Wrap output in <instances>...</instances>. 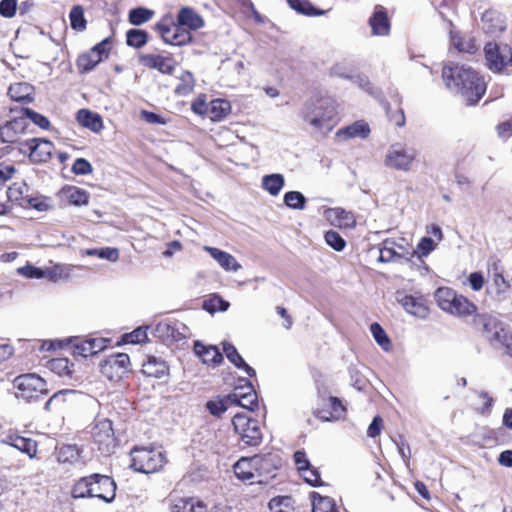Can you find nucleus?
I'll list each match as a JSON object with an SVG mask.
<instances>
[{"instance_id": "nucleus-10", "label": "nucleus", "mask_w": 512, "mask_h": 512, "mask_svg": "<svg viewBox=\"0 0 512 512\" xmlns=\"http://www.w3.org/2000/svg\"><path fill=\"white\" fill-rule=\"evenodd\" d=\"M54 145L51 141L43 138H32L20 144V152L28 154L34 163L47 162L52 155Z\"/></svg>"}, {"instance_id": "nucleus-61", "label": "nucleus", "mask_w": 512, "mask_h": 512, "mask_svg": "<svg viewBox=\"0 0 512 512\" xmlns=\"http://www.w3.org/2000/svg\"><path fill=\"white\" fill-rule=\"evenodd\" d=\"M300 474L304 481L310 484L311 486L316 487L322 484L319 472L317 471V469L312 468L311 466L301 471Z\"/></svg>"}, {"instance_id": "nucleus-6", "label": "nucleus", "mask_w": 512, "mask_h": 512, "mask_svg": "<svg viewBox=\"0 0 512 512\" xmlns=\"http://www.w3.org/2000/svg\"><path fill=\"white\" fill-rule=\"evenodd\" d=\"M415 159L416 152L414 149L400 143H395L388 148L384 158V165L396 171L409 172Z\"/></svg>"}, {"instance_id": "nucleus-60", "label": "nucleus", "mask_w": 512, "mask_h": 512, "mask_svg": "<svg viewBox=\"0 0 512 512\" xmlns=\"http://www.w3.org/2000/svg\"><path fill=\"white\" fill-rule=\"evenodd\" d=\"M17 272L18 274L30 279H41L46 277V271L32 265L20 267L17 269Z\"/></svg>"}, {"instance_id": "nucleus-16", "label": "nucleus", "mask_w": 512, "mask_h": 512, "mask_svg": "<svg viewBox=\"0 0 512 512\" xmlns=\"http://www.w3.org/2000/svg\"><path fill=\"white\" fill-rule=\"evenodd\" d=\"M140 63L150 69H156L162 74L171 75L176 68V61L169 56L159 54H144L140 56Z\"/></svg>"}, {"instance_id": "nucleus-1", "label": "nucleus", "mask_w": 512, "mask_h": 512, "mask_svg": "<svg viewBox=\"0 0 512 512\" xmlns=\"http://www.w3.org/2000/svg\"><path fill=\"white\" fill-rule=\"evenodd\" d=\"M442 77L446 86L460 93L468 105L477 103L485 93L483 77L469 66L449 63L443 67Z\"/></svg>"}, {"instance_id": "nucleus-8", "label": "nucleus", "mask_w": 512, "mask_h": 512, "mask_svg": "<svg viewBox=\"0 0 512 512\" xmlns=\"http://www.w3.org/2000/svg\"><path fill=\"white\" fill-rule=\"evenodd\" d=\"M232 424L240 439L249 446H257L262 441V432L258 420L250 418L246 413L234 415Z\"/></svg>"}, {"instance_id": "nucleus-2", "label": "nucleus", "mask_w": 512, "mask_h": 512, "mask_svg": "<svg viewBox=\"0 0 512 512\" xmlns=\"http://www.w3.org/2000/svg\"><path fill=\"white\" fill-rule=\"evenodd\" d=\"M71 496L74 499L98 498L111 503L116 496V483L107 475L94 473L77 480L71 489Z\"/></svg>"}, {"instance_id": "nucleus-11", "label": "nucleus", "mask_w": 512, "mask_h": 512, "mask_svg": "<svg viewBox=\"0 0 512 512\" xmlns=\"http://www.w3.org/2000/svg\"><path fill=\"white\" fill-rule=\"evenodd\" d=\"M484 51L487 66L493 71L499 72L512 63V50L508 45L488 43Z\"/></svg>"}, {"instance_id": "nucleus-20", "label": "nucleus", "mask_w": 512, "mask_h": 512, "mask_svg": "<svg viewBox=\"0 0 512 512\" xmlns=\"http://www.w3.org/2000/svg\"><path fill=\"white\" fill-rule=\"evenodd\" d=\"M107 339L104 338H90L82 340L75 344L73 347L74 356H81L87 358L103 351L107 346Z\"/></svg>"}, {"instance_id": "nucleus-22", "label": "nucleus", "mask_w": 512, "mask_h": 512, "mask_svg": "<svg viewBox=\"0 0 512 512\" xmlns=\"http://www.w3.org/2000/svg\"><path fill=\"white\" fill-rule=\"evenodd\" d=\"M369 25L374 36H386L389 34L390 21L382 6L375 7L374 12L369 19Z\"/></svg>"}, {"instance_id": "nucleus-63", "label": "nucleus", "mask_w": 512, "mask_h": 512, "mask_svg": "<svg viewBox=\"0 0 512 512\" xmlns=\"http://www.w3.org/2000/svg\"><path fill=\"white\" fill-rule=\"evenodd\" d=\"M92 165L84 158L75 160L72 166V172L76 175H87L92 172Z\"/></svg>"}, {"instance_id": "nucleus-32", "label": "nucleus", "mask_w": 512, "mask_h": 512, "mask_svg": "<svg viewBox=\"0 0 512 512\" xmlns=\"http://www.w3.org/2000/svg\"><path fill=\"white\" fill-rule=\"evenodd\" d=\"M56 457L59 463L74 465L80 461L81 451L76 445H63L57 448Z\"/></svg>"}, {"instance_id": "nucleus-52", "label": "nucleus", "mask_w": 512, "mask_h": 512, "mask_svg": "<svg viewBox=\"0 0 512 512\" xmlns=\"http://www.w3.org/2000/svg\"><path fill=\"white\" fill-rule=\"evenodd\" d=\"M152 16H153V11H151L147 8L139 7V8L132 9L129 12V21L133 25H141V24L149 21L152 18Z\"/></svg>"}, {"instance_id": "nucleus-4", "label": "nucleus", "mask_w": 512, "mask_h": 512, "mask_svg": "<svg viewBox=\"0 0 512 512\" xmlns=\"http://www.w3.org/2000/svg\"><path fill=\"white\" fill-rule=\"evenodd\" d=\"M15 396L26 402L38 401L48 394L46 381L34 373L22 374L13 380Z\"/></svg>"}, {"instance_id": "nucleus-37", "label": "nucleus", "mask_w": 512, "mask_h": 512, "mask_svg": "<svg viewBox=\"0 0 512 512\" xmlns=\"http://www.w3.org/2000/svg\"><path fill=\"white\" fill-rule=\"evenodd\" d=\"M61 193L66 197L67 201L75 206H82L88 204L89 194L86 190L68 186L62 189Z\"/></svg>"}, {"instance_id": "nucleus-23", "label": "nucleus", "mask_w": 512, "mask_h": 512, "mask_svg": "<svg viewBox=\"0 0 512 512\" xmlns=\"http://www.w3.org/2000/svg\"><path fill=\"white\" fill-rule=\"evenodd\" d=\"M482 28L488 34H497L505 29V19L501 13L496 10H486L482 14Z\"/></svg>"}, {"instance_id": "nucleus-3", "label": "nucleus", "mask_w": 512, "mask_h": 512, "mask_svg": "<svg viewBox=\"0 0 512 512\" xmlns=\"http://www.w3.org/2000/svg\"><path fill=\"white\" fill-rule=\"evenodd\" d=\"M301 113L303 120L319 131H331L336 124V109L328 98L308 100Z\"/></svg>"}, {"instance_id": "nucleus-38", "label": "nucleus", "mask_w": 512, "mask_h": 512, "mask_svg": "<svg viewBox=\"0 0 512 512\" xmlns=\"http://www.w3.org/2000/svg\"><path fill=\"white\" fill-rule=\"evenodd\" d=\"M509 289L510 283L504 278L503 274L495 268L490 285L491 292L494 293L498 300H503Z\"/></svg>"}, {"instance_id": "nucleus-9", "label": "nucleus", "mask_w": 512, "mask_h": 512, "mask_svg": "<svg viewBox=\"0 0 512 512\" xmlns=\"http://www.w3.org/2000/svg\"><path fill=\"white\" fill-rule=\"evenodd\" d=\"M92 437L103 454H110L116 447V438L109 419H97L92 428Z\"/></svg>"}, {"instance_id": "nucleus-47", "label": "nucleus", "mask_w": 512, "mask_h": 512, "mask_svg": "<svg viewBox=\"0 0 512 512\" xmlns=\"http://www.w3.org/2000/svg\"><path fill=\"white\" fill-rule=\"evenodd\" d=\"M283 200L287 207L294 210H303L306 206V198L299 191L286 192Z\"/></svg>"}, {"instance_id": "nucleus-62", "label": "nucleus", "mask_w": 512, "mask_h": 512, "mask_svg": "<svg viewBox=\"0 0 512 512\" xmlns=\"http://www.w3.org/2000/svg\"><path fill=\"white\" fill-rule=\"evenodd\" d=\"M147 340V333L142 328H137L131 333H127L123 337L125 343L139 344Z\"/></svg>"}, {"instance_id": "nucleus-51", "label": "nucleus", "mask_w": 512, "mask_h": 512, "mask_svg": "<svg viewBox=\"0 0 512 512\" xmlns=\"http://www.w3.org/2000/svg\"><path fill=\"white\" fill-rule=\"evenodd\" d=\"M86 254L89 256H97L110 262H116L119 259L118 249L111 247L88 249L86 250Z\"/></svg>"}, {"instance_id": "nucleus-34", "label": "nucleus", "mask_w": 512, "mask_h": 512, "mask_svg": "<svg viewBox=\"0 0 512 512\" xmlns=\"http://www.w3.org/2000/svg\"><path fill=\"white\" fill-rule=\"evenodd\" d=\"M476 311V306L470 302L464 296L457 295L451 304V308L446 312H449L453 315L457 316H469L472 315Z\"/></svg>"}, {"instance_id": "nucleus-31", "label": "nucleus", "mask_w": 512, "mask_h": 512, "mask_svg": "<svg viewBox=\"0 0 512 512\" xmlns=\"http://www.w3.org/2000/svg\"><path fill=\"white\" fill-rule=\"evenodd\" d=\"M370 134V127L369 125L363 121H356L353 124L340 129L337 132V136L342 139H350V138H361L365 139Z\"/></svg>"}, {"instance_id": "nucleus-5", "label": "nucleus", "mask_w": 512, "mask_h": 512, "mask_svg": "<svg viewBox=\"0 0 512 512\" xmlns=\"http://www.w3.org/2000/svg\"><path fill=\"white\" fill-rule=\"evenodd\" d=\"M131 456V467L145 474L159 471L167 461L165 453L156 448H134Z\"/></svg>"}, {"instance_id": "nucleus-44", "label": "nucleus", "mask_w": 512, "mask_h": 512, "mask_svg": "<svg viewBox=\"0 0 512 512\" xmlns=\"http://www.w3.org/2000/svg\"><path fill=\"white\" fill-rule=\"evenodd\" d=\"M456 296L457 294L448 287L438 288L435 292L436 302L438 306L444 311H447L451 308V304Z\"/></svg>"}, {"instance_id": "nucleus-56", "label": "nucleus", "mask_w": 512, "mask_h": 512, "mask_svg": "<svg viewBox=\"0 0 512 512\" xmlns=\"http://www.w3.org/2000/svg\"><path fill=\"white\" fill-rule=\"evenodd\" d=\"M290 506L291 498L288 496L272 498L268 503L271 512H289Z\"/></svg>"}, {"instance_id": "nucleus-41", "label": "nucleus", "mask_w": 512, "mask_h": 512, "mask_svg": "<svg viewBox=\"0 0 512 512\" xmlns=\"http://www.w3.org/2000/svg\"><path fill=\"white\" fill-rule=\"evenodd\" d=\"M10 445L21 452L26 453L29 457H33L37 452V444L34 440L21 436L10 437Z\"/></svg>"}, {"instance_id": "nucleus-48", "label": "nucleus", "mask_w": 512, "mask_h": 512, "mask_svg": "<svg viewBox=\"0 0 512 512\" xmlns=\"http://www.w3.org/2000/svg\"><path fill=\"white\" fill-rule=\"evenodd\" d=\"M99 62H101V57L90 50L89 52L79 56L77 66L81 72H87L92 70Z\"/></svg>"}, {"instance_id": "nucleus-25", "label": "nucleus", "mask_w": 512, "mask_h": 512, "mask_svg": "<svg viewBox=\"0 0 512 512\" xmlns=\"http://www.w3.org/2000/svg\"><path fill=\"white\" fill-rule=\"evenodd\" d=\"M47 367L49 368V370L57 374L59 377L69 380H78L80 378L77 375V371L75 370L74 364L70 363V361L67 358L51 359L48 362Z\"/></svg>"}, {"instance_id": "nucleus-64", "label": "nucleus", "mask_w": 512, "mask_h": 512, "mask_svg": "<svg viewBox=\"0 0 512 512\" xmlns=\"http://www.w3.org/2000/svg\"><path fill=\"white\" fill-rule=\"evenodd\" d=\"M17 10V0L0 1V15L5 18H12Z\"/></svg>"}, {"instance_id": "nucleus-54", "label": "nucleus", "mask_w": 512, "mask_h": 512, "mask_svg": "<svg viewBox=\"0 0 512 512\" xmlns=\"http://www.w3.org/2000/svg\"><path fill=\"white\" fill-rule=\"evenodd\" d=\"M127 44L134 48H141L147 43V33L144 30L131 29L127 32Z\"/></svg>"}, {"instance_id": "nucleus-19", "label": "nucleus", "mask_w": 512, "mask_h": 512, "mask_svg": "<svg viewBox=\"0 0 512 512\" xmlns=\"http://www.w3.org/2000/svg\"><path fill=\"white\" fill-rule=\"evenodd\" d=\"M324 216L335 227L350 229L356 225L354 214L339 207L325 210Z\"/></svg>"}, {"instance_id": "nucleus-21", "label": "nucleus", "mask_w": 512, "mask_h": 512, "mask_svg": "<svg viewBox=\"0 0 512 512\" xmlns=\"http://www.w3.org/2000/svg\"><path fill=\"white\" fill-rule=\"evenodd\" d=\"M26 127L25 118L19 117L0 127V139L4 143H15Z\"/></svg>"}, {"instance_id": "nucleus-30", "label": "nucleus", "mask_w": 512, "mask_h": 512, "mask_svg": "<svg viewBox=\"0 0 512 512\" xmlns=\"http://www.w3.org/2000/svg\"><path fill=\"white\" fill-rule=\"evenodd\" d=\"M223 352L225 353L227 359L235 365L238 369H242L248 376L253 377L255 376L256 372L255 370L250 367L244 359L241 357V355L238 353L237 349L234 345H232L229 342H223Z\"/></svg>"}, {"instance_id": "nucleus-14", "label": "nucleus", "mask_w": 512, "mask_h": 512, "mask_svg": "<svg viewBox=\"0 0 512 512\" xmlns=\"http://www.w3.org/2000/svg\"><path fill=\"white\" fill-rule=\"evenodd\" d=\"M399 259L411 260L409 248L391 239L384 240L379 249L378 261L388 263Z\"/></svg>"}, {"instance_id": "nucleus-58", "label": "nucleus", "mask_w": 512, "mask_h": 512, "mask_svg": "<svg viewBox=\"0 0 512 512\" xmlns=\"http://www.w3.org/2000/svg\"><path fill=\"white\" fill-rule=\"evenodd\" d=\"M290 7L294 10L305 14V15H317L322 14V12L316 11V9L313 8L311 3L307 0H287Z\"/></svg>"}, {"instance_id": "nucleus-26", "label": "nucleus", "mask_w": 512, "mask_h": 512, "mask_svg": "<svg viewBox=\"0 0 512 512\" xmlns=\"http://www.w3.org/2000/svg\"><path fill=\"white\" fill-rule=\"evenodd\" d=\"M177 22L188 30H199L205 25L202 16L190 7H184L178 12Z\"/></svg>"}, {"instance_id": "nucleus-36", "label": "nucleus", "mask_w": 512, "mask_h": 512, "mask_svg": "<svg viewBox=\"0 0 512 512\" xmlns=\"http://www.w3.org/2000/svg\"><path fill=\"white\" fill-rule=\"evenodd\" d=\"M231 111V105L227 100L215 99L209 103L207 116L213 121H220Z\"/></svg>"}, {"instance_id": "nucleus-7", "label": "nucleus", "mask_w": 512, "mask_h": 512, "mask_svg": "<svg viewBox=\"0 0 512 512\" xmlns=\"http://www.w3.org/2000/svg\"><path fill=\"white\" fill-rule=\"evenodd\" d=\"M269 461V455L241 458L234 464V473L238 479L254 483L262 475V471H268L266 465Z\"/></svg>"}, {"instance_id": "nucleus-35", "label": "nucleus", "mask_w": 512, "mask_h": 512, "mask_svg": "<svg viewBox=\"0 0 512 512\" xmlns=\"http://www.w3.org/2000/svg\"><path fill=\"white\" fill-rule=\"evenodd\" d=\"M142 371L145 375L154 378H161L168 372L166 363L156 357H149L147 362L142 366Z\"/></svg>"}, {"instance_id": "nucleus-59", "label": "nucleus", "mask_w": 512, "mask_h": 512, "mask_svg": "<svg viewBox=\"0 0 512 512\" xmlns=\"http://www.w3.org/2000/svg\"><path fill=\"white\" fill-rule=\"evenodd\" d=\"M23 115L25 116L24 117L25 120L30 119L34 124H36L37 126H39L42 129H47L50 125L49 120L45 116H43L29 108L23 109Z\"/></svg>"}, {"instance_id": "nucleus-50", "label": "nucleus", "mask_w": 512, "mask_h": 512, "mask_svg": "<svg viewBox=\"0 0 512 512\" xmlns=\"http://www.w3.org/2000/svg\"><path fill=\"white\" fill-rule=\"evenodd\" d=\"M71 27L74 30L82 31L86 28V20L84 18V9L80 5L72 7L69 14Z\"/></svg>"}, {"instance_id": "nucleus-42", "label": "nucleus", "mask_w": 512, "mask_h": 512, "mask_svg": "<svg viewBox=\"0 0 512 512\" xmlns=\"http://www.w3.org/2000/svg\"><path fill=\"white\" fill-rule=\"evenodd\" d=\"M311 497L313 512H335V503L332 498L321 496L316 492H313Z\"/></svg>"}, {"instance_id": "nucleus-39", "label": "nucleus", "mask_w": 512, "mask_h": 512, "mask_svg": "<svg viewBox=\"0 0 512 512\" xmlns=\"http://www.w3.org/2000/svg\"><path fill=\"white\" fill-rule=\"evenodd\" d=\"M33 88L28 83L18 82L10 85L8 94L15 101H32Z\"/></svg>"}, {"instance_id": "nucleus-33", "label": "nucleus", "mask_w": 512, "mask_h": 512, "mask_svg": "<svg viewBox=\"0 0 512 512\" xmlns=\"http://www.w3.org/2000/svg\"><path fill=\"white\" fill-rule=\"evenodd\" d=\"M285 185V179L282 174L273 173L262 177L261 186L271 196H278Z\"/></svg>"}, {"instance_id": "nucleus-24", "label": "nucleus", "mask_w": 512, "mask_h": 512, "mask_svg": "<svg viewBox=\"0 0 512 512\" xmlns=\"http://www.w3.org/2000/svg\"><path fill=\"white\" fill-rule=\"evenodd\" d=\"M203 249L210 254V256L226 271H238L241 265L237 262L236 258L218 248L211 246H204Z\"/></svg>"}, {"instance_id": "nucleus-27", "label": "nucleus", "mask_w": 512, "mask_h": 512, "mask_svg": "<svg viewBox=\"0 0 512 512\" xmlns=\"http://www.w3.org/2000/svg\"><path fill=\"white\" fill-rule=\"evenodd\" d=\"M194 352L204 364L215 366L223 361L222 353L216 346H206L200 341L194 343Z\"/></svg>"}, {"instance_id": "nucleus-12", "label": "nucleus", "mask_w": 512, "mask_h": 512, "mask_svg": "<svg viewBox=\"0 0 512 512\" xmlns=\"http://www.w3.org/2000/svg\"><path fill=\"white\" fill-rule=\"evenodd\" d=\"M156 28L164 42L167 44L183 46L192 41L190 31L183 28V26L178 22L171 25L157 24Z\"/></svg>"}, {"instance_id": "nucleus-57", "label": "nucleus", "mask_w": 512, "mask_h": 512, "mask_svg": "<svg viewBox=\"0 0 512 512\" xmlns=\"http://www.w3.org/2000/svg\"><path fill=\"white\" fill-rule=\"evenodd\" d=\"M325 241L327 245L332 247L334 250L340 252L346 246V241L342 238V236L333 230H329L324 235Z\"/></svg>"}, {"instance_id": "nucleus-49", "label": "nucleus", "mask_w": 512, "mask_h": 512, "mask_svg": "<svg viewBox=\"0 0 512 512\" xmlns=\"http://www.w3.org/2000/svg\"><path fill=\"white\" fill-rule=\"evenodd\" d=\"M25 208H33L39 212H45L52 208L51 200L45 196H28L25 202Z\"/></svg>"}, {"instance_id": "nucleus-45", "label": "nucleus", "mask_w": 512, "mask_h": 512, "mask_svg": "<svg viewBox=\"0 0 512 512\" xmlns=\"http://www.w3.org/2000/svg\"><path fill=\"white\" fill-rule=\"evenodd\" d=\"M230 406H232V404L231 399H229V395L223 398L217 397L215 399L209 400L206 403V408L209 413L217 417L227 411Z\"/></svg>"}, {"instance_id": "nucleus-46", "label": "nucleus", "mask_w": 512, "mask_h": 512, "mask_svg": "<svg viewBox=\"0 0 512 512\" xmlns=\"http://www.w3.org/2000/svg\"><path fill=\"white\" fill-rule=\"evenodd\" d=\"M329 405L332 409L329 413L318 412L317 416L325 421H331V420H337L339 419L345 411L344 406L342 405L341 401L336 397H330L329 398Z\"/></svg>"}, {"instance_id": "nucleus-17", "label": "nucleus", "mask_w": 512, "mask_h": 512, "mask_svg": "<svg viewBox=\"0 0 512 512\" xmlns=\"http://www.w3.org/2000/svg\"><path fill=\"white\" fill-rule=\"evenodd\" d=\"M229 399L232 406L238 405L248 410H253L257 406V394L250 382L245 386L237 387L232 394H229Z\"/></svg>"}, {"instance_id": "nucleus-29", "label": "nucleus", "mask_w": 512, "mask_h": 512, "mask_svg": "<svg viewBox=\"0 0 512 512\" xmlns=\"http://www.w3.org/2000/svg\"><path fill=\"white\" fill-rule=\"evenodd\" d=\"M78 123L91 130L94 133H99L103 129V121L98 113L92 112L88 109H81L77 112Z\"/></svg>"}, {"instance_id": "nucleus-43", "label": "nucleus", "mask_w": 512, "mask_h": 512, "mask_svg": "<svg viewBox=\"0 0 512 512\" xmlns=\"http://www.w3.org/2000/svg\"><path fill=\"white\" fill-rule=\"evenodd\" d=\"M194 86L195 80L192 73L185 71L179 77V83L175 87L174 92L178 96H187L193 91Z\"/></svg>"}, {"instance_id": "nucleus-15", "label": "nucleus", "mask_w": 512, "mask_h": 512, "mask_svg": "<svg viewBox=\"0 0 512 512\" xmlns=\"http://www.w3.org/2000/svg\"><path fill=\"white\" fill-rule=\"evenodd\" d=\"M130 358L128 354L118 353L112 355L104 360L101 364L102 373L109 379L114 376L121 377L123 374L129 371Z\"/></svg>"}, {"instance_id": "nucleus-28", "label": "nucleus", "mask_w": 512, "mask_h": 512, "mask_svg": "<svg viewBox=\"0 0 512 512\" xmlns=\"http://www.w3.org/2000/svg\"><path fill=\"white\" fill-rule=\"evenodd\" d=\"M490 344L496 349H504V352L512 356V334L500 327L491 335H487Z\"/></svg>"}, {"instance_id": "nucleus-40", "label": "nucleus", "mask_w": 512, "mask_h": 512, "mask_svg": "<svg viewBox=\"0 0 512 512\" xmlns=\"http://www.w3.org/2000/svg\"><path fill=\"white\" fill-rule=\"evenodd\" d=\"M28 186L26 183H13L7 190L9 201L17 202L22 207L25 206L26 198H28Z\"/></svg>"}, {"instance_id": "nucleus-18", "label": "nucleus", "mask_w": 512, "mask_h": 512, "mask_svg": "<svg viewBox=\"0 0 512 512\" xmlns=\"http://www.w3.org/2000/svg\"><path fill=\"white\" fill-rule=\"evenodd\" d=\"M170 512H206V505L193 497L169 496Z\"/></svg>"}, {"instance_id": "nucleus-55", "label": "nucleus", "mask_w": 512, "mask_h": 512, "mask_svg": "<svg viewBox=\"0 0 512 512\" xmlns=\"http://www.w3.org/2000/svg\"><path fill=\"white\" fill-rule=\"evenodd\" d=\"M370 331L377 344L385 351H388L390 348V340L384 329L378 323H372L370 325Z\"/></svg>"}, {"instance_id": "nucleus-53", "label": "nucleus", "mask_w": 512, "mask_h": 512, "mask_svg": "<svg viewBox=\"0 0 512 512\" xmlns=\"http://www.w3.org/2000/svg\"><path fill=\"white\" fill-rule=\"evenodd\" d=\"M437 243L429 237H423L417 245L416 250L410 251V259L417 254L418 257L428 256L433 250H435Z\"/></svg>"}, {"instance_id": "nucleus-13", "label": "nucleus", "mask_w": 512, "mask_h": 512, "mask_svg": "<svg viewBox=\"0 0 512 512\" xmlns=\"http://www.w3.org/2000/svg\"><path fill=\"white\" fill-rule=\"evenodd\" d=\"M396 300L407 313L419 318H426L428 316L429 309L422 296L416 297L407 294L405 291H397Z\"/></svg>"}]
</instances>
